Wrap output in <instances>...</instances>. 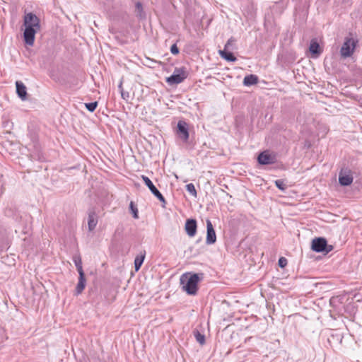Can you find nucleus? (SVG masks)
I'll return each mask as SVG.
<instances>
[{
    "label": "nucleus",
    "instance_id": "nucleus-1",
    "mask_svg": "<svg viewBox=\"0 0 362 362\" xmlns=\"http://www.w3.org/2000/svg\"><path fill=\"white\" fill-rule=\"evenodd\" d=\"M203 273H185L181 275L180 281L182 290L188 295L194 296L198 291V283L203 279Z\"/></svg>",
    "mask_w": 362,
    "mask_h": 362
},
{
    "label": "nucleus",
    "instance_id": "nucleus-2",
    "mask_svg": "<svg viewBox=\"0 0 362 362\" xmlns=\"http://www.w3.org/2000/svg\"><path fill=\"white\" fill-rule=\"evenodd\" d=\"M311 249L316 252L327 254L333 250V246L327 244L325 238H315L312 240Z\"/></svg>",
    "mask_w": 362,
    "mask_h": 362
},
{
    "label": "nucleus",
    "instance_id": "nucleus-3",
    "mask_svg": "<svg viewBox=\"0 0 362 362\" xmlns=\"http://www.w3.org/2000/svg\"><path fill=\"white\" fill-rule=\"evenodd\" d=\"M357 42L352 37H346L340 49L341 57L344 59L351 57L354 52Z\"/></svg>",
    "mask_w": 362,
    "mask_h": 362
},
{
    "label": "nucleus",
    "instance_id": "nucleus-4",
    "mask_svg": "<svg viewBox=\"0 0 362 362\" xmlns=\"http://www.w3.org/2000/svg\"><path fill=\"white\" fill-rule=\"evenodd\" d=\"M187 77L185 68H175L173 74L166 78V82L170 85H175L182 83Z\"/></svg>",
    "mask_w": 362,
    "mask_h": 362
},
{
    "label": "nucleus",
    "instance_id": "nucleus-5",
    "mask_svg": "<svg viewBox=\"0 0 362 362\" xmlns=\"http://www.w3.org/2000/svg\"><path fill=\"white\" fill-rule=\"evenodd\" d=\"M141 179L151 192L162 203V206L165 207L166 200L160 191L153 185L152 181L147 176L144 175H141Z\"/></svg>",
    "mask_w": 362,
    "mask_h": 362
},
{
    "label": "nucleus",
    "instance_id": "nucleus-6",
    "mask_svg": "<svg viewBox=\"0 0 362 362\" xmlns=\"http://www.w3.org/2000/svg\"><path fill=\"white\" fill-rule=\"evenodd\" d=\"M276 161V156L270 153L268 151L261 152L257 156L258 163L262 165L274 164Z\"/></svg>",
    "mask_w": 362,
    "mask_h": 362
},
{
    "label": "nucleus",
    "instance_id": "nucleus-7",
    "mask_svg": "<svg viewBox=\"0 0 362 362\" xmlns=\"http://www.w3.org/2000/svg\"><path fill=\"white\" fill-rule=\"evenodd\" d=\"M177 134L180 139L184 142H187L189 139L188 124L183 120H180L177 124Z\"/></svg>",
    "mask_w": 362,
    "mask_h": 362
},
{
    "label": "nucleus",
    "instance_id": "nucleus-8",
    "mask_svg": "<svg viewBox=\"0 0 362 362\" xmlns=\"http://www.w3.org/2000/svg\"><path fill=\"white\" fill-rule=\"evenodd\" d=\"M40 29L33 28L30 26L25 27V30L23 32V39L24 42L26 45L29 46H33L34 44L35 34Z\"/></svg>",
    "mask_w": 362,
    "mask_h": 362
},
{
    "label": "nucleus",
    "instance_id": "nucleus-9",
    "mask_svg": "<svg viewBox=\"0 0 362 362\" xmlns=\"http://www.w3.org/2000/svg\"><path fill=\"white\" fill-rule=\"evenodd\" d=\"M23 25L25 27L30 25L33 28H40V19L33 13H28L25 15Z\"/></svg>",
    "mask_w": 362,
    "mask_h": 362
},
{
    "label": "nucleus",
    "instance_id": "nucleus-10",
    "mask_svg": "<svg viewBox=\"0 0 362 362\" xmlns=\"http://www.w3.org/2000/svg\"><path fill=\"white\" fill-rule=\"evenodd\" d=\"M216 241V232L209 219L206 220V243L207 245L214 244Z\"/></svg>",
    "mask_w": 362,
    "mask_h": 362
},
{
    "label": "nucleus",
    "instance_id": "nucleus-11",
    "mask_svg": "<svg viewBox=\"0 0 362 362\" xmlns=\"http://www.w3.org/2000/svg\"><path fill=\"white\" fill-rule=\"evenodd\" d=\"M197 229V221L194 218L187 219L185 225V230L186 233L189 237H194L196 235Z\"/></svg>",
    "mask_w": 362,
    "mask_h": 362
},
{
    "label": "nucleus",
    "instance_id": "nucleus-12",
    "mask_svg": "<svg viewBox=\"0 0 362 362\" xmlns=\"http://www.w3.org/2000/svg\"><path fill=\"white\" fill-rule=\"evenodd\" d=\"M98 223V216L94 208L88 209V230L93 231Z\"/></svg>",
    "mask_w": 362,
    "mask_h": 362
},
{
    "label": "nucleus",
    "instance_id": "nucleus-13",
    "mask_svg": "<svg viewBox=\"0 0 362 362\" xmlns=\"http://www.w3.org/2000/svg\"><path fill=\"white\" fill-rule=\"evenodd\" d=\"M353 182V176L350 171L343 172L341 170L339 175V182L341 186H349Z\"/></svg>",
    "mask_w": 362,
    "mask_h": 362
},
{
    "label": "nucleus",
    "instance_id": "nucleus-14",
    "mask_svg": "<svg viewBox=\"0 0 362 362\" xmlns=\"http://www.w3.org/2000/svg\"><path fill=\"white\" fill-rule=\"evenodd\" d=\"M16 93L18 96L22 100H25L27 99V89L24 83L21 81L16 82Z\"/></svg>",
    "mask_w": 362,
    "mask_h": 362
},
{
    "label": "nucleus",
    "instance_id": "nucleus-15",
    "mask_svg": "<svg viewBox=\"0 0 362 362\" xmlns=\"http://www.w3.org/2000/svg\"><path fill=\"white\" fill-rule=\"evenodd\" d=\"M78 275H79L78 282L76 285V290H75L76 295H79L83 292V291L84 290V288L86 287V284L85 273L84 272L80 273V274H78Z\"/></svg>",
    "mask_w": 362,
    "mask_h": 362
},
{
    "label": "nucleus",
    "instance_id": "nucleus-16",
    "mask_svg": "<svg viewBox=\"0 0 362 362\" xmlns=\"http://www.w3.org/2000/svg\"><path fill=\"white\" fill-rule=\"evenodd\" d=\"M309 50L310 53L315 57L322 53V49L319 43L315 40H312L310 44Z\"/></svg>",
    "mask_w": 362,
    "mask_h": 362
},
{
    "label": "nucleus",
    "instance_id": "nucleus-17",
    "mask_svg": "<svg viewBox=\"0 0 362 362\" xmlns=\"http://www.w3.org/2000/svg\"><path fill=\"white\" fill-rule=\"evenodd\" d=\"M220 56L226 60L227 62H234L237 60V58L234 56L233 53L229 49L219 50Z\"/></svg>",
    "mask_w": 362,
    "mask_h": 362
},
{
    "label": "nucleus",
    "instance_id": "nucleus-18",
    "mask_svg": "<svg viewBox=\"0 0 362 362\" xmlns=\"http://www.w3.org/2000/svg\"><path fill=\"white\" fill-rule=\"evenodd\" d=\"M258 83V77L254 74H250L245 76L243 79V85L245 86H250L255 85Z\"/></svg>",
    "mask_w": 362,
    "mask_h": 362
},
{
    "label": "nucleus",
    "instance_id": "nucleus-19",
    "mask_svg": "<svg viewBox=\"0 0 362 362\" xmlns=\"http://www.w3.org/2000/svg\"><path fill=\"white\" fill-rule=\"evenodd\" d=\"M146 252L144 251L143 252H141L140 255H137L134 259V268L135 270L137 272L140 269L144 259H145Z\"/></svg>",
    "mask_w": 362,
    "mask_h": 362
},
{
    "label": "nucleus",
    "instance_id": "nucleus-20",
    "mask_svg": "<svg viewBox=\"0 0 362 362\" xmlns=\"http://www.w3.org/2000/svg\"><path fill=\"white\" fill-rule=\"evenodd\" d=\"M135 12L136 16L142 19L145 18V13L144 12L143 5L140 1H137L135 4Z\"/></svg>",
    "mask_w": 362,
    "mask_h": 362
},
{
    "label": "nucleus",
    "instance_id": "nucleus-21",
    "mask_svg": "<svg viewBox=\"0 0 362 362\" xmlns=\"http://www.w3.org/2000/svg\"><path fill=\"white\" fill-rule=\"evenodd\" d=\"M73 261L75 264V266L76 267V269L78 272V274L80 273H83V267H82V260H81V258L80 256H74L73 257Z\"/></svg>",
    "mask_w": 362,
    "mask_h": 362
},
{
    "label": "nucleus",
    "instance_id": "nucleus-22",
    "mask_svg": "<svg viewBox=\"0 0 362 362\" xmlns=\"http://www.w3.org/2000/svg\"><path fill=\"white\" fill-rule=\"evenodd\" d=\"M194 334L196 340L200 344H204L205 343V336L200 333L199 331H194Z\"/></svg>",
    "mask_w": 362,
    "mask_h": 362
},
{
    "label": "nucleus",
    "instance_id": "nucleus-23",
    "mask_svg": "<svg viewBox=\"0 0 362 362\" xmlns=\"http://www.w3.org/2000/svg\"><path fill=\"white\" fill-rule=\"evenodd\" d=\"M186 189L191 195H192L194 197H197V192L194 185L192 183L187 184L186 185Z\"/></svg>",
    "mask_w": 362,
    "mask_h": 362
},
{
    "label": "nucleus",
    "instance_id": "nucleus-24",
    "mask_svg": "<svg viewBox=\"0 0 362 362\" xmlns=\"http://www.w3.org/2000/svg\"><path fill=\"white\" fill-rule=\"evenodd\" d=\"M85 106L89 112H93L95 110L96 107H98V102L95 101L92 103H85Z\"/></svg>",
    "mask_w": 362,
    "mask_h": 362
},
{
    "label": "nucleus",
    "instance_id": "nucleus-25",
    "mask_svg": "<svg viewBox=\"0 0 362 362\" xmlns=\"http://www.w3.org/2000/svg\"><path fill=\"white\" fill-rule=\"evenodd\" d=\"M118 88L120 90L122 98L124 100L127 101L129 100V92L124 91L123 90V88H122V82H120L119 85L118 86Z\"/></svg>",
    "mask_w": 362,
    "mask_h": 362
},
{
    "label": "nucleus",
    "instance_id": "nucleus-26",
    "mask_svg": "<svg viewBox=\"0 0 362 362\" xmlns=\"http://www.w3.org/2000/svg\"><path fill=\"white\" fill-rule=\"evenodd\" d=\"M129 209L133 214V217L134 218H139V216H138V209H137V207L135 206V204H134L133 202H131L130 204H129Z\"/></svg>",
    "mask_w": 362,
    "mask_h": 362
},
{
    "label": "nucleus",
    "instance_id": "nucleus-27",
    "mask_svg": "<svg viewBox=\"0 0 362 362\" xmlns=\"http://www.w3.org/2000/svg\"><path fill=\"white\" fill-rule=\"evenodd\" d=\"M275 185L281 191H284L286 189V185L283 180H276L275 181Z\"/></svg>",
    "mask_w": 362,
    "mask_h": 362
},
{
    "label": "nucleus",
    "instance_id": "nucleus-28",
    "mask_svg": "<svg viewBox=\"0 0 362 362\" xmlns=\"http://www.w3.org/2000/svg\"><path fill=\"white\" fill-rule=\"evenodd\" d=\"M235 39L231 37L226 42V44L225 45V47H224V49H233V45L235 42Z\"/></svg>",
    "mask_w": 362,
    "mask_h": 362
},
{
    "label": "nucleus",
    "instance_id": "nucleus-29",
    "mask_svg": "<svg viewBox=\"0 0 362 362\" xmlns=\"http://www.w3.org/2000/svg\"><path fill=\"white\" fill-rule=\"evenodd\" d=\"M287 262V259L282 257L279 259L278 264L281 268H284L286 266Z\"/></svg>",
    "mask_w": 362,
    "mask_h": 362
},
{
    "label": "nucleus",
    "instance_id": "nucleus-30",
    "mask_svg": "<svg viewBox=\"0 0 362 362\" xmlns=\"http://www.w3.org/2000/svg\"><path fill=\"white\" fill-rule=\"evenodd\" d=\"M170 52L173 54V55H177L179 54L180 52V50H179V48L177 47V45L176 44H173L171 47H170Z\"/></svg>",
    "mask_w": 362,
    "mask_h": 362
},
{
    "label": "nucleus",
    "instance_id": "nucleus-31",
    "mask_svg": "<svg viewBox=\"0 0 362 362\" xmlns=\"http://www.w3.org/2000/svg\"><path fill=\"white\" fill-rule=\"evenodd\" d=\"M78 362H90V359L86 356H83Z\"/></svg>",
    "mask_w": 362,
    "mask_h": 362
}]
</instances>
